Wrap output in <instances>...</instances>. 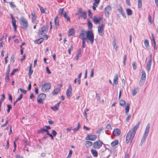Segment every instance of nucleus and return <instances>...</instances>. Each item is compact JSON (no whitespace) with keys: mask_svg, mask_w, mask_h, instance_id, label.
Masks as SVG:
<instances>
[{"mask_svg":"<svg viewBox=\"0 0 158 158\" xmlns=\"http://www.w3.org/2000/svg\"><path fill=\"white\" fill-rule=\"evenodd\" d=\"M102 19V18L101 17L94 16L93 19V21L95 24H98L101 20Z\"/></svg>","mask_w":158,"mask_h":158,"instance_id":"f8f14e48","label":"nucleus"},{"mask_svg":"<svg viewBox=\"0 0 158 158\" xmlns=\"http://www.w3.org/2000/svg\"><path fill=\"white\" fill-rule=\"evenodd\" d=\"M19 21L20 24L23 28L25 30L27 29L28 24L27 19L22 17L20 18Z\"/></svg>","mask_w":158,"mask_h":158,"instance_id":"39448f33","label":"nucleus"},{"mask_svg":"<svg viewBox=\"0 0 158 158\" xmlns=\"http://www.w3.org/2000/svg\"><path fill=\"white\" fill-rule=\"evenodd\" d=\"M73 49V46L72 45L71 46V47L68 50V52L69 54H70L71 51Z\"/></svg>","mask_w":158,"mask_h":158,"instance_id":"bf43d9fd","label":"nucleus"},{"mask_svg":"<svg viewBox=\"0 0 158 158\" xmlns=\"http://www.w3.org/2000/svg\"><path fill=\"white\" fill-rule=\"evenodd\" d=\"M40 9L41 13H44L45 10L43 7L40 6Z\"/></svg>","mask_w":158,"mask_h":158,"instance_id":"052dcab7","label":"nucleus"},{"mask_svg":"<svg viewBox=\"0 0 158 158\" xmlns=\"http://www.w3.org/2000/svg\"><path fill=\"white\" fill-rule=\"evenodd\" d=\"M60 88H56L55 89L53 93L52 94L53 95H56L60 91Z\"/></svg>","mask_w":158,"mask_h":158,"instance_id":"473e14b6","label":"nucleus"},{"mask_svg":"<svg viewBox=\"0 0 158 158\" xmlns=\"http://www.w3.org/2000/svg\"><path fill=\"white\" fill-rule=\"evenodd\" d=\"M23 94H21L20 95L19 97L16 99V101L18 102L20 101L23 98Z\"/></svg>","mask_w":158,"mask_h":158,"instance_id":"603ef678","label":"nucleus"},{"mask_svg":"<svg viewBox=\"0 0 158 158\" xmlns=\"http://www.w3.org/2000/svg\"><path fill=\"white\" fill-rule=\"evenodd\" d=\"M68 12H65L64 14V18L67 19V21H70V17L68 16Z\"/></svg>","mask_w":158,"mask_h":158,"instance_id":"2f4dec72","label":"nucleus"},{"mask_svg":"<svg viewBox=\"0 0 158 158\" xmlns=\"http://www.w3.org/2000/svg\"><path fill=\"white\" fill-rule=\"evenodd\" d=\"M46 130V129H45L44 128H41L38 130L37 133H43L44 132H45Z\"/></svg>","mask_w":158,"mask_h":158,"instance_id":"58836bf2","label":"nucleus"},{"mask_svg":"<svg viewBox=\"0 0 158 158\" xmlns=\"http://www.w3.org/2000/svg\"><path fill=\"white\" fill-rule=\"evenodd\" d=\"M91 152L94 157H97L98 156V153L96 150L91 149Z\"/></svg>","mask_w":158,"mask_h":158,"instance_id":"4be33fe9","label":"nucleus"},{"mask_svg":"<svg viewBox=\"0 0 158 158\" xmlns=\"http://www.w3.org/2000/svg\"><path fill=\"white\" fill-rule=\"evenodd\" d=\"M51 108L54 111H57L59 109L58 107L55 105L53 107H51Z\"/></svg>","mask_w":158,"mask_h":158,"instance_id":"49530a36","label":"nucleus"},{"mask_svg":"<svg viewBox=\"0 0 158 158\" xmlns=\"http://www.w3.org/2000/svg\"><path fill=\"white\" fill-rule=\"evenodd\" d=\"M142 75L140 79L143 80H146V74L145 71L144 70H143L141 72Z\"/></svg>","mask_w":158,"mask_h":158,"instance_id":"cd10ccee","label":"nucleus"},{"mask_svg":"<svg viewBox=\"0 0 158 158\" xmlns=\"http://www.w3.org/2000/svg\"><path fill=\"white\" fill-rule=\"evenodd\" d=\"M74 30L73 28L70 29L68 31L69 36L73 35L74 34Z\"/></svg>","mask_w":158,"mask_h":158,"instance_id":"bb28decb","label":"nucleus"},{"mask_svg":"<svg viewBox=\"0 0 158 158\" xmlns=\"http://www.w3.org/2000/svg\"><path fill=\"white\" fill-rule=\"evenodd\" d=\"M54 21L55 25H56V28L57 26H59L60 25L58 16H56L55 18Z\"/></svg>","mask_w":158,"mask_h":158,"instance_id":"5701e85b","label":"nucleus"},{"mask_svg":"<svg viewBox=\"0 0 158 158\" xmlns=\"http://www.w3.org/2000/svg\"><path fill=\"white\" fill-rule=\"evenodd\" d=\"M20 90L21 92H22L24 94H26L27 92V91L25 90H23L21 88H19L18 89V90Z\"/></svg>","mask_w":158,"mask_h":158,"instance_id":"6e6d98bb","label":"nucleus"},{"mask_svg":"<svg viewBox=\"0 0 158 158\" xmlns=\"http://www.w3.org/2000/svg\"><path fill=\"white\" fill-rule=\"evenodd\" d=\"M46 95L44 94H40L37 98L38 102L40 103H43V101L46 98Z\"/></svg>","mask_w":158,"mask_h":158,"instance_id":"0eeeda50","label":"nucleus"},{"mask_svg":"<svg viewBox=\"0 0 158 158\" xmlns=\"http://www.w3.org/2000/svg\"><path fill=\"white\" fill-rule=\"evenodd\" d=\"M96 138V136L95 135H89L85 137L86 140L94 141Z\"/></svg>","mask_w":158,"mask_h":158,"instance_id":"9b49d317","label":"nucleus"},{"mask_svg":"<svg viewBox=\"0 0 158 158\" xmlns=\"http://www.w3.org/2000/svg\"><path fill=\"white\" fill-rule=\"evenodd\" d=\"M72 153V151L71 150H70L69 152V155L67 157V158H70L71 156Z\"/></svg>","mask_w":158,"mask_h":158,"instance_id":"5fc2aeb1","label":"nucleus"},{"mask_svg":"<svg viewBox=\"0 0 158 158\" xmlns=\"http://www.w3.org/2000/svg\"><path fill=\"white\" fill-rule=\"evenodd\" d=\"M130 108V104L129 103L127 104V106L125 107V113L127 114L129 111Z\"/></svg>","mask_w":158,"mask_h":158,"instance_id":"c9c22d12","label":"nucleus"},{"mask_svg":"<svg viewBox=\"0 0 158 158\" xmlns=\"http://www.w3.org/2000/svg\"><path fill=\"white\" fill-rule=\"evenodd\" d=\"M136 62L135 61H134L132 62V65L133 68V69L134 70H135L136 68Z\"/></svg>","mask_w":158,"mask_h":158,"instance_id":"09e8293b","label":"nucleus"},{"mask_svg":"<svg viewBox=\"0 0 158 158\" xmlns=\"http://www.w3.org/2000/svg\"><path fill=\"white\" fill-rule=\"evenodd\" d=\"M104 25L103 24H101L98 27V34L101 36L102 35L104 34Z\"/></svg>","mask_w":158,"mask_h":158,"instance_id":"1a4fd4ad","label":"nucleus"},{"mask_svg":"<svg viewBox=\"0 0 158 158\" xmlns=\"http://www.w3.org/2000/svg\"><path fill=\"white\" fill-rule=\"evenodd\" d=\"M150 124L149 123H148L146 128V129L145 130V132L144 133L143 135L142 138L141 143V145H142L143 144V143L145 141L146 138L148 135L149 130L150 128Z\"/></svg>","mask_w":158,"mask_h":158,"instance_id":"7ed1b4c3","label":"nucleus"},{"mask_svg":"<svg viewBox=\"0 0 158 158\" xmlns=\"http://www.w3.org/2000/svg\"><path fill=\"white\" fill-rule=\"evenodd\" d=\"M118 140L117 139L115 140L114 141L112 142L111 143V146L112 147H115L116 145L118 144Z\"/></svg>","mask_w":158,"mask_h":158,"instance_id":"7c9ffc66","label":"nucleus"},{"mask_svg":"<svg viewBox=\"0 0 158 158\" xmlns=\"http://www.w3.org/2000/svg\"><path fill=\"white\" fill-rule=\"evenodd\" d=\"M113 134L115 136L119 135L120 134V132L118 129H114L113 132Z\"/></svg>","mask_w":158,"mask_h":158,"instance_id":"a211bd4d","label":"nucleus"},{"mask_svg":"<svg viewBox=\"0 0 158 158\" xmlns=\"http://www.w3.org/2000/svg\"><path fill=\"white\" fill-rule=\"evenodd\" d=\"M105 129H106L107 130L111 129L112 128L111 127L110 125V124H108L106 127V128H105Z\"/></svg>","mask_w":158,"mask_h":158,"instance_id":"864d4df0","label":"nucleus"},{"mask_svg":"<svg viewBox=\"0 0 158 158\" xmlns=\"http://www.w3.org/2000/svg\"><path fill=\"white\" fill-rule=\"evenodd\" d=\"M87 25L88 29L89 30H91L93 26L92 24L89 20H87Z\"/></svg>","mask_w":158,"mask_h":158,"instance_id":"b1692460","label":"nucleus"},{"mask_svg":"<svg viewBox=\"0 0 158 158\" xmlns=\"http://www.w3.org/2000/svg\"><path fill=\"white\" fill-rule=\"evenodd\" d=\"M126 12L127 15H130L132 14V11L131 9L129 8L126 9Z\"/></svg>","mask_w":158,"mask_h":158,"instance_id":"72a5a7b5","label":"nucleus"},{"mask_svg":"<svg viewBox=\"0 0 158 158\" xmlns=\"http://www.w3.org/2000/svg\"><path fill=\"white\" fill-rule=\"evenodd\" d=\"M12 24L13 25V27L16 26V20H14L12 21Z\"/></svg>","mask_w":158,"mask_h":158,"instance_id":"4d7b16f0","label":"nucleus"},{"mask_svg":"<svg viewBox=\"0 0 158 158\" xmlns=\"http://www.w3.org/2000/svg\"><path fill=\"white\" fill-rule=\"evenodd\" d=\"M18 69H14L13 71H12V72L11 73H10V75H14L15 73L17 71H18Z\"/></svg>","mask_w":158,"mask_h":158,"instance_id":"8fccbe9b","label":"nucleus"},{"mask_svg":"<svg viewBox=\"0 0 158 158\" xmlns=\"http://www.w3.org/2000/svg\"><path fill=\"white\" fill-rule=\"evenodd\" d=\"M118 10L119 13H120L122 15L124 18H126V17L125 14L123 11L122 8L121 7H120L118 9Z\"/></svg>","mask_w":158,"mask_h":158,"instance_id":"aec40b11","label":"nucleus"},{"mask_svg":"<svg viewBox=\"0 0 158 158\" xmlns=\"http://www.w3.org/2000/svg\"><path fill=\"white\" fill-rule=\"evenodd\" d=\"M72 89L71 86L69 85V86L68 89L66 92V95L67 97L69 98L70 97L72 96Z\"/></svg>","mask_w":158,"mask_h":158,"instance_id":"9d476101","label":"nucleus"},{"mask_svg":"<svg viewBox=\"0 0 158 158\" xmlns=\"http://www.w3.org/2000/svg\"><path fill=\"white\" fill-rule=\"evenodd\" d=\"M111 10V8L110 6H107L105 8V15L106 16H108L110 13V12Z\"/></svg>","mask_w":158,"mask_h":158,"instance_id":"ddd939ff","label":"nucleus"},{"mask_svg":"<svg viewBox=\"0 0 158 158\" xmlns=\"http://www.w3.org/2000/svg\"><path fill=\"white\" fill-rule=\"evenodd\" d=\"M7 112L9 113L10 112V109H11L12 107L10 105H7Z\"/></svg>","mask_w":158,"mask_h":158,"instance_id":"c03bdc74","label":"nucleus"},{"mask_svg":"<svg viewBox=\"0 0 158 158\" xmlns=\"http://www.w3.org/2000/svg\"><path fill=\"white\" fill-rule=\"evenodd\" d=\"M63 12H64V8L60 9L59 10V11H58V15H61V16H62Z\"/></svg>","mask_w":158,"mask_h":158,"instance_id":"4c0bfd02","label":"nucleus"},{"mask_svg":"<svg viewBox=\"0 0 158 158\" xmlns=\"http://www.w3.org/2000/svg\"><path fill=\"white\" fill-rule=\"evenodd\" d=\"M9 79V75H6L5 76V81L6 82H8Z\"/></svg>","mask_w":158,"mask_h":158,"instance_id":"3c124183","label":"nucleus"},{"mask_svg":"<svg viewBox=\"0 0 158 158\" xmlns=\"http://www.w3.org/2000/svg\"><path fill=\"white\" fill-rule=\"evenodd\" d=\"M145 80L140 79L139 81L140 85L143 86L145 82Z\"/></svg>","mask_w":158,"mask_h":158,"instance_id":"79ce46f5","label":"nucleus"},{"mask_svg":"<svg viewBox=\"0 0 158 158\" xmlns=\"http://www.w3.org/2000/svg\"><path fill=\"white\" fill-rule=\"evenodd\" d=\"M94 69H92L91 70V73L90 76L91 77H93L94 75Z\"/></svg>","mask_w":158,"mask_h":158,"instance_id":"680f3d73","label":"nucleus"},{"mask_svg":"<svg viewBox=\"0 0 158 158\" xmlns=\"http://www.w3.org/2000/svg\"><path fill=\"white\" fill-rule=\"evenodd\" d=\"M44 40V38H42V37H40V38L37 40L35 41V43L38 44H40L43 42Z\"/></svg>","mask_w":158,"mask_h":158,"instance_id":"6ab92c4d","label":"nucleus"},{"mask_svg":"<svg viewBox=\"0 0 158 158\" xmlns=\"http://www.w3.org/2000/svg\"><path fill=\"white\" fill-rule=\"evenodd\" d=\"M96 98L97 101L99 100H100V97L99 96V94H96Z\"/></svg>","mask_w":158,"mask_h":158,"instance_id":"69168bd1","label":"nucleus"},{"mask_svg":"<svg viewBox=\"0 0 158 158\" xmlns=\"http://www.w3.org/2000/svg\"><path fill=\"white\" fill-rule=\"evenodd\" d=\"M135 134V132L131 131H129L126 137V142L128 143H131L133 139Z\"/></svg>","mask_w":158,"mask_h":158,"instance_id":"f03ea898","label":"nucleus"},{"mask_svg":"<svg viewBox=\"0 0 158 158\" xmlns=\"http://www.w3.org/2000/svg\"><path fill=\"white\" fill-rule=\"evenodd\" d=\"M92 145V142L90 141H85L84 143V145L86 148L90 147Z\"/></svg>","mask_w":158,"mask_h":158,"instance_id":"f3484780","label":"nucleus"},{"mask_svg":"<svg viewBox=\"0 0 158 158\" xmlns=\"http://www.w3.org/2000/svg\"><path fill=\"white\" fill-rule=\"evenodd\" d=\"M152 63V61H148L146 65L148 71H150L151 70Z\"/></svg>","mask_w":158,"mask_h":158,"instance_id":"412c9836","label":"nucleus"},{"mask_svg":"<svg viewBox=\"0 0 158 158\" xmlns=\"http://www.w3.org/2000/svg\"><path fill=\"white\" fill-rule=\"evenodd\" d=\"M98 6V5L96 4L93 3V9L94 10H96V7Z\"/></svg>","mask_w":158,"mask_h":158,"instance_id":"13d9d810","label":"nucleus"},{"mask_svg":"<svg viewBox=\"0 0 158 158\" xmlns=\"http://www.w3.org/2000/svg\"><path fill=\"white\" fill-rule=\"evenodd\" d=\"M72 129V127H70V128H67L65 130V132L67 133L69 131H71V129Z\"/></svg>","mask_w":158,"mask_h":158,"instance_id":"0e129e2a","label":"nucleus"},{"mask_svg":"<svg viewBox=\"0 0 158 158\" xmlns=\"http://www.w3.org/2000/svg\"><path fill=\"white\" fill-rule=\"evenodd\" d=\"M52 133L53 136H55L57 134L56 132L54 130H53L52 131Z\"/></svg>","mask_w":158,"mask_h":158,"instance_id":"774afa93","label":"nucleus"},{"mask_svg":"<svg viewBox=\"0 0 158 158\" xmlns=\"http://www.w3.org/2000/svg\"><path fill=\"white\" fill-rule=\"evenodd\" d=\"M118 74H116L114 76L113 80V83L116 85L118 83Z\"/></svg>","mask_w":158,"mask_h":158,"instance_id":"393cba45","label":"nucleus"},{"mask_svg":"<svg viewBox=\"0 0 158 158\" xmlns=\"http://www.w3.org/2000/svg\"><path fill=\"white\" fill-rule=\"evenodd\" d=\"M81 48L79 49L78 52L75 57V59L77 60H78L79 56H81Z\"/></svg>","mask_w":158,"mask_h":158,"instance_id":"c85d7f7f","label":"nucleus"},{"mask_svg":"<svg viewBox=\"0 0 158 158\" xmlns=\"http://www.w3.org/2000/svg\"><path fill=\"white\" fill-rule=\"evenodd\" d=\"M31 67H32V64H30V66H29V72H28V75L29 76L30 78V77L31 75L32 74L33 71L31 69Z\"/></svg>","mask_w":158,"mask_h":158,"instance_id":"c756f323","label":"nucleus"},{"mask_svg":"<svg viewBox=\"0 0 158 158\" xmlns=\"http://www.w3.org/2000/svg\"><path fill=\"white\" fill-rule=\"evenodd\" d=\"M32 16L31 20L33 23H35L36 21V17L35 13H31V14Z\"/></svg>","mask_w":158,"mask_h":158,"instance_id":"dca6fc26","label":"nucleus"},{"mask_svg":"<svg viewBox=\"0 0 158 158\" xmlns=\"http://www.w3.org/2000/svg\"><path fill=\"white\" fill-rule=\"evenodd\" d=\"M102 142L99 140L94 142L93 144V147L96 149H99L102 146Z\"/></svg>","mask_w":158,"mask_h":158,"instance_id":"6e6552de","label":"nucleus"},{"mask_svg":"<svg viewBox=\"0 0 158 158\" xmlns=\"http://www.w3.org/2000/svg\"><path fill=\"white\" fill-rule=\"evenodd\" d=\"M138 89V88H135L132 91V94L133 96L135 95L137 92V90Z\"/></svg>","mask_w":158,"mask_h":158,"instance_id":"e433bc0d","label":"nucleus"},{"mask_svg":"<svg viewBox=\"0 0 158 158\" xmlns=\"http://www.w3.org/2000/svg\"><path fill=\"white\" fill-rule=\"evenodd\" d=\"M10 71V65H9L7 69L6 73V75H9Z\"/></svg>","mask_w":158,"mask_h":158,"instance_id":"a18cd8bd","label":"nucleus"},{"mask_svg":"<svg viewBox=\"0 0 158 158\" xmlns=\"http://www.w3.org/2000/svg\"><path fill=\"white\" fill-rule=\"evenodd\" d=\"M86 31H82L80 34L79 37L81 40H86Z\"/></svg>","mask_w":158,"mask_h":158,"instance_id":"4468645a","label":"nucleus"},{"mask_svg":"<svg viewBox=\"0 0 158 158\" xmlns=\"http://www.w3.org/2000/svg\"><path fill=\"white\" fill-rule=\"evenodd\" d=\"M104 130V128L103 127H101L99 128L96 131V133L97 134H99L101 131Z\"/></svg>","mask_w":158,"mask_h":158,"instance_id":"de8ad7c7","label":"nucleus"},{"mask_svg":"<svg viewBox=\"0 0 158 158\" xmlns=\"http://www.w3.org/2000/svg\"><path fill=\"white\" fill-rule=\"evenodd\" d=\"M15 55L14 54H13L11 55V58L10 59V61L12 63H13L14 62L15 60Z\"/></svg>","mask_w":158,"mask_h":158,"instance_id":"37998d69","label":"nucleus"},{"mask_svg":"<svg viewBox=\"0 0 158 158\" xmlns=\"http://www.w3.org/2000/svg\"><path fill=\"white\" fill-rule=\"evenodd\" d=\"M51 88V85L50 83H46L42 86L41 91L43 92L48 91Z\"/></svg>","mask_w":158,"mask_h":158,"instance_id":"423d86ee","label":"nucleus"},{"mask_svg":"<svg viewBox=\"0 0 158 158\" xmlns=\"http://www.w3.org/2000/svg\"><path fill=\"white\" fill-rule=\"evenodd\" d=\"M10 5L11 7L12 8H14L15 7V6L13 3V2H10Z\"/></svg>","mask_w":158,"mask_h":158,"instance_id":"e2e57ef3","label":"nucleus"},{"mask_svg":"<svg viewBox=\"0 0 158 158\" xmlns=\"http://www.w3.org/2000/svg\"><path fill=\"white\" fill-rule=\"evenodd\" d=\"M81 17H83L84 19H85L87 17L86 12L85 11H84L83 12L79 15Z\"/></svg>","mask_w":158,"mask_h":158,"instance_id":"a878e982","label":"nucleus"},{"mask_svg":"<svg viewBox=\"0 0 158 158\" xmlns=\"http://www.w3.org/2000/svg\"><path fill=\"white\" fill-rule=\"evenodd\" d=\"M144 43L145 46L147 48L149 47V43L148 40H144Z\"/></svg>","mask_w":158,"mask_h":158,"instance_id":"ea45409f","label":"nucleus"},{"mask_svg":"<svg viewBox=\"0 0 158 158\" xmlns=\"http://www.w3.org/2000/svg\"><path fill=\"white\" fill-rule=\"evenodd\" d=\"M48 27L46 26L42 27L38 32V35L40 37H41L45 35L47 32Z\"/></svg>","mask_w":158,"mask_h":158,"instance_id":"20e7f679","label":"nucleus"},{"mask_svg":"<svg viewBox=\"0 0 158 158\" xmlns=\"http://www.w3.org/2000/svg\"><path fill=\"white\" fill-rule=\"evenodd\" d=\"M87 42H89L91 44H92L94 42V36L92 30H88L86 31V36Z\"/></svg>","mask_w":158,"mask_h":158,"instance_id":"f257e3e1","label":"nucleus"},{"mask_svg":"<svg viewBox=\"0 0 158 158\" xmlns=\"http://www.w3.org/2000/svg\"><path fill=\"white\" fill-rule=\"evenodd\" d=\"M138 8H140L142 6V0H138Z\"/></svg>","mask_w":158,"mask_h":158,"instance_id":"f704fd0d","label":"nucleus"},{"mask_svg":"<svg viewBox=\"0 0 158 158\" xmlns=\"http://www.w3.org/2000/svg\"><path fill=\"white\" fill-rule=\"evenodd\" d=\"M46 70L47 73L48 74L51 73V72L48 67H46Z\"/></svg>","mask_w":158,"mask_h":158,"instance_id":"338daca9","label":"nucleus"},{"mask_svg":"<svg viewBox=\"0 0 158 158\" xmlns=\"http://www.w3.org/2000/svg\"><path fill=\"white\" fill-rule=\"evenodd\" d=\"M126 104V102L123 100L122 99L119 101V104L121 106H123Z\"/></svg>","mask_w":158,"mask_h":158,"instance_id":"a19ab883","label":"nucleus"},{"mask_svg":"<svg viewBox=\"0 0 158 158\" xmlns=\"http://www.w3.org/2000/svg\"><path fill=\"white\" fill-rule=\"evenodd\" d=\"M140 124V122H139L135 126H134L133 128L130 130V131H133V132H135V134L136 132V131L138 128L139 125Z\"/></svg>","mask_w":158,"mask_h":158,"instance_id":"2eb2a0df","label":"nucleus"}]
</instances>
